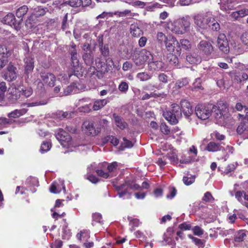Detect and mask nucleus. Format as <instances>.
Instances as JSON below:
<instances>
[{
    "mask_svg": "<svg viewBox=\"0 0 248 248\" xmlns=\"http://www.w3.org/2000/svg\"><path fill=\"white\" fill-rule=\"evenodd\" d=\"M165 29L178 35L184 34L190 30L191 22L189 17H182L174 21H168L164 25Z\"/></svg>",
    "mask_w": 248,
    "mask_h": 248,
    "instance_id": "obj_1",
    "label": "nucleus"
},
{
    "mask_svg": "<svg viewBox=\"0 0 248 248\" xmlns=\"http://www.w3.org/2000/svg\"><path fill=\"white\" fill-rule=\"evenodd\" d=\"M132 59L135 65L137 66L143 65L145 62L153 59V56L151 52L145 49L140 51H135L132 54Z\"/></svg>",
    "mask_w": 248,
    "mask_h": 248,
    "instance_id": "obj_2",
    "label": "nucleus"
},
{
    "mask_svg": "<svg viewBox=\"0 0 248 248\" xmlns=\"http://www.w3.org/2000/svg\"><path fill=\"white\" fill-rule=\"evenodd\" d=\"M10 90L12 98L16 100L19 99L21 96L26 98L29 97L33 93V90L31 87L23 85H19Z\"/></svg>",
    "mask_w": 248,
    "mask_h": 248,
    "instance_id": "obj_3",
    "label": "nucleus"
},
{
    "mask_svg": "<svg viewBox=\"0 0 248 248\" xmlns=\"http://www.w3.org/2000/svg\"><path fill=\"white\" fill-rule=\"evenodd\" d=\"M181 109L177 104L171 105V111H166L163 113L165 118L171 124H177L178 119L181 117Z\"/></svg>",
    "mask_w": 248,
    "mask_h": 248,
    "instance_id": "obj_4",
    "label": "nucleus"
},
{
    "mask_svg": "<svg viewBox=\"0 0 248 248\" xmlns=\"http://www.w3.org/2000/svg\"><path fill=\"white\" fill-rule=\"evenodd\" d=\"M197 48L201 53L205 55L208 59H215L217 56L213 53L214 47L211 42L206 40H202L197 45Z\"/></svg>",
    "mask_w": 248,
    "mask_h": 248,
    "instance_id": "obj_5",
    "label": "nucleus"
},
{
    "mask_svg": "<svg viewBox=\"0 0 248 248\" xmlns=\"http://www.w3.org/2000/svg\"><path fill=\"white\" fill-rule=\"evenodd\" d=\"M212 105H198L196 107L195 113L197 117L202 120L209 118L212 114Z\"/></svg>",
    "mask_w": 248,
    "mask_h": 248,
    "instance_id": "obj_6",
    "label": "nucleus"
},
{
    "mask_svg": "<svg viewBox=\"0 0 248 248\" xmlns=\"http://www.w3.org/2000/svg\"><path fill=\"white\" fill-rule=\"evenodd\" d=\"M140 187V186L133 181H128L124 184L116 186L118 191V195L120 198H122L127 193V189H131L137 190Z\"/></svg>",
    "mask_w": 248,
    "mask_h": 248,
    "instance_id": "obj_7",
    "label": "nucleus"
},
{
    "mask_svg": "<svg viewBox=\"0 0 248 248\" xmlns=\"http://www.w3.org/2000/svg\"><path fill=\"white\" fill-rule=\"evenodd\" d=\"M56 138L63 147H69L72 143L70 135L62 129H59L56 134Z\"/></svg>",
    "mask_w": 248,
    "mask_h": 248,
    "instance_id": "obj_8",
    "label": "nucleus"
},
{
    "mask_svg": "<svg viewBox=\"0 0 248 248\" xmlns=\"http://www.w3.org/2000/svg\"><path fill=\"white\" fill-rule=\"evenodd\" d=\"M164 44L166 47L169 51L171 52L176 54H180L181 49L180 48L179 43L176 40V38L173 36H169Z\"/></svg>",
    "mask_w": 248,
    "mask_h": 248,
    "instance_id": "obj_9",
    "label": "nucleus"
},
{
    "mask_svg": "<svg viewBox=\"0 0 248 248\" xmlns=\"http://www.w3.org/2000/svg\"><path fill=\"white\" fill-rule=\"evenodd\" d=\"M217 46L219 49L224 53L229 52L230 48L228 40L224 34H220L217 38Z\"/></svg>",
    "mask_w": 248,
    "mask_h": 248,
    "instance_id": "obj_10",
    "label": "nucleus"
},
{
    "mask_svg": "<svg viewBox=\"0 0 248 248\" xmlns=\"http://www.w3.org/2000/svg\"><path fill=\"white\" fill-rule=\"evenodd\" d=\"M3 78L8 81L15 80L17 78L16 67L9 64L3 74Z\"/></svg>",
    "mask_w": 248,
    "mask_h": 248,
    "instance_id": "obj_11",
    "label": "nucleus"
},
{
    "mask_svg": "<svg viewBox=\"0 0 248 248\" xmlns=\"http://www.w3.org/2000/svg\"><path fill=\"white\" fill-rule=\"evenodd\" d=\"M205 21L207 22V29L206 30L216 31H217L219 30V24L210 13H207V18Z\"/></svg>",
    "mask_w": 248,
    "mask_h": 248,
    "instance_id": "obj_12",
    "label": "nucleus"
},
{
    "mask_svg": "<svg viewBox=\"0 0 248 248\" xmlns=\"http://www.w3.org/2000/svg\"><path fill=\"white\" fill-rule=\"evenodd\" d=\"M82 128L87 135L93 136L97 135L101 131L100 128H95L92 122H84Z\"/></svg>",
    "mask_w": 248,
    "mask_h": 248,
    "instance_id": "obj_13",
    "label": "nucleus"
},
{
    "mask_svg": "<svg viewBox=\"0 0 248 248\" xmlns=\"http://www.w3.org/2000/svg\"><path fill=\"white\" fill-rule=\"evenodd\" d=\"M89 98H84L78 100L77 106H81L78 110L81 112L88 113L91 110V103Z\"/></svg>",
    "mask_w": 248,
    "mask_h": 248,
    "instance_id": "obj_14",
    "label": "nucleus"
},
{
    "mask_svg": "<svg viewBox=\"0 0 248 248\" xmlns=\"http://www.w3.org/2000/svg\"><path fill=\"white\" fill-rule=\"evenodd\" d=\"M227 110L228 109L222 111L219 108L212 106V113L213 115L218 122L220 123H223L224 122L226 115L225 112H226Z\"/></svg>",
    "mask_w": 248,
    "mask_h": 248,
    "instance_id": "obj_15",
    "label": "nucleus"
},
{
    "mask_svg": "<svg viewBox=\"0 0 248 248\" xmlns=\"http://www.w3.org/2000/svg\"><path fill=\"white\" fill-rule=\"evenodd\" d=\"M206 18L207 13L203 16L197 15L194 17V23L200 28L203 30H206L207 26V22L205 21Z\"/></svg>",
    "mask_w": 248,
    "mask_h": 248,
    "instance_id": "obj_16",
    "label": "nucleus"
},
{
    "mask_svg": "<svg viewBox=\"0 0 248 248\" xmlns=\"http://www.w3.org/2000/svg\"><path fill=\"white\" fill-rule=\"evenodd\" d=\"M41 77L44 82L50 87H53L55 85L56 78L55 76L49 73L42 72Z\"/></svg>",
    "mask_w": 248,
    "mask_h": 248,
    "instance_id": "obj_17",
    "label": "nucleus"
},
{
    "mask_svg": "<svg viewBox=\"0 0 248 248\" xmlns=\"http://www.w3.org/2000/svg\"><path fill=\"white\" fill-rule=\"evenodd\" d=\"M181 112H182L186 118H188L192 113V106L186 100H183L181 102Z\"/></svg>",
    "mask_w": 248,
    "mask_h": 248,
    "instance_id": "obj_18",
    "label": "nucleus"
},
{
    "mask_svg": "<svg viewBox=\"0 0 248 248\" xmlns=\"http://www.w3.org/2000/svg\"><path fill=\"white\" fill-rule=\"evenodd\" d=\"M221 10L228 12L235 8L234 0H220L219 3Z\"/></svg>",
    "mask_w": 248,
    "mask_h": 248,
    "instance_id": "obj_19",
    "label": "nucleus"
},
{
    "mask_svg": "<svg viewBox=\"0 0 248 248\" xmlns=\"http://www.w3.org/2000/svg\"><path fill=\"white\" fill-rule=\"evenodd\" d=\"M164 63L161 61H156L154 58L148 62V68L150 71H159L163 69Z\"/></svg>",
    "mask_w": 248,
    "mask_h": 248,
    "instance_id": "obj_20",
    "label": "nucleus"
},
{
    "mask_svg": "<svg viewBox=\"0 0 248 248\" xmlns=\"http://www.w3.org/2000/svg\"><path fill=\"white\" fill-rule=\"evenodd\" d=\"M65 191V187L62 180H59L58 182H54L50 187V191L53 193H59L62 190Z\"/></svg>",
    "mask_w": 248,
    "mask_h": 248,
    "instance_id": "obj_21",
    "label": "nucleus"
},
{
    "mask_svg": "<svg viewBox=\"0 0 248 248\" xmlns=\"http://www.w3.org/2000/svg\"><path fill=\"white\" fill-rule=\"evenodd\" d=\"M115 125L121 130L126 128L128 126L127 124L124 119L121 116L114 113L112 115Z\"/></svg>",
    "mask_w": 248,
    "mask_h": 248,
    "instance_id": "obj_22",
    "label": "nucleus"
},
{
    "mask_svg": "<svg viewBox=\"0 0 248 248\" xmlns=\"http://www.w3.org/2000/svg\"><path fill=\"white\" fill-rule=\"evenodd\" d=\"M71 71H73L74 75L77 76V75L81 70V67L79 64L78 57H75V55H74L73 57H71Z\"/></svg>",
    "mask_w": 248,
    "mask_h": 248,
    "instance_id": "obj_23",
    "label": "nucleus"
},
{
    "mask_svg": "<svg viewBox=\"0 0 248 248\" xmlns=\"http://www.w3.org/2000/svg\"><path fill=\"white\" fill-rule=\"evenodd\" d=\"M130 32L131 35L134 37H139L143 34V31L137 24L130 25Z\"/></svg>",
    "mask_w": 248,
    "mask_h": 248,
    "instance_id": "obj_24",
    "label": "nucleus"
},
{
    "mask_svg": "<svg viewBox=\"0 0 248 248\" xmlns=\"http://www.w3.org/2000/svg\"><path fill=\"white\" fill-rule=\"evenodd\" d=\"M222 144H223V142L218 143L214 141H211L206 146V149L209 152H212L221 151L223 148V146L221 145Z\"/></svg>",
    "mask_w": 248,
    "mask_h": 248,
    "instance_id": "obj_25",
    "label": "nucleus"
},
{
    "mask_svg": "<svg viewBox=\"0 0 248 248\" xmlns=\"http://www.w3.org/2000/svg\"><path fill=\"white\" fill-rule=\"evenodd\" d=\"M25 62V71L27 74H29L32 71L34 68V62L33 59L31 57H26L24 59Z\"/></svg>",
    "mask_w": 248,
    "mask_h": 248,
    "instance_id": "obj_26",
    "label": "nucleus"
},
{
    "mask_svg": "<svg viewBox=\"0 0 248 248\" xmlns=\"http://www.w3.org/2000/svg\"><path fill=\"white\" fill-rule=\"evenodd\" d=\"M77 237L81 242H87L90 238L89 231L87 230L81 231L79 233L77 234Z\"/></svg>",
    "mask_w": 248,
    "mask_h": 248,
    "instance_id": "obj_27",
    "label": "nucleus"
},
{
    "mask_svg": "<svg viewBox=\"0 0 248 248\" xmlns=\"http://www.w3.org/2000/svg\"><path fill=\"white\" fill-rule=\"evenodd\" d=\"M186 60L192 64L200 63L202 61L201 58L196 54L188 55L186 56Z\"/></svg>",
    "mask_w": 248,
    "mask_h": 248,
    "instance_id": "obj_28",
    "label": "nucleus"
},
{
    "mask_svg": "<svg viewBox=\"0 0 248 248\" xmlns=\"http://www.w3.org/2000/svg\"><path fill=\"white\" fill-rule=\"evenodd\" d=\"M239 186V185L237 184L234 185V192H235L234 195L235 198L237 200L241 203H243L244 202L243 201L242 198L244 197V195L245 194V192L244 191L239 190L237 187Z\"/></svg>",
    "mask_w": 248,
    "mask_h": 248,
    "instance_id": "obj_29",
    "label": "nucleus"
},
{
    "mask_svg": "<svg viewBox=\"0 0 248 248\" xmlns=\"http://www.w3.org/2000/svg\"><path fill=\"white\" fill-rule=\"evenodd\" d=\"M108 102V100L105 99L96 100L94 102L93 109V110H98L103 108Z\"/></svg>",
    "mask_w": 248,
    "mask_h": 248,
    "instance_id": "obj_30",
    "label": "nucleus"
},
{
    "mask_svg": "<svg viewBox=\"0 0 248 248\" xmlns=\"http://www.w3.org/2000/svg\"><path fill=\"white\" fill-rule=\"evenodd\" d=\"M2 21L3 23L9 25L10 26L14 25L16 22L14 15L11 13L8 14L4 16Z\"/></svg>",
    "mask_w": 248,
    "mask_h": 248,
    "instance_id": "obj_31",
    "label": "nucleus"
},
{
    "mask_svg": "<svg viewBox=\"0 0 248 248\" xmlns=\"http://www.w3.org/2000/svg\"><path fill=\"white\" fill-rule=\"evenodd\" d=\"M165 157L168 158L171 163L173 164H176L178 163V159L177 158V154L176 151L173 150L168 153L167 155ZM165 156L164 157V158Z\"/></svg>",
    "mask_w": 248,
    "mask_h": 248,
    "instance_id": "obj_32",
    "label": "nucleus"
},
{
    "mask_svg": "<svg viewBox=\"0 0 248 248\" xmlns=\"http://www.w3.org/2000/svg\"><path fill=\"white\" fill-rule=\"evenodd\" d=\"M246 237V232L244 230H240L235 232L234 240L235 242H241L243 241Z\"/></svg>",
    "mask_w": 248,
    "mask_h": 248,
    "instance_id": "obj_33",
    "label": "nucleus"
},
{
    "mask_svg": "<svg viewBox=\"0 0 248 248\" xmlns=\"http://www.w3.org/2000/svg\"><path fill=\"white\" fill-rule=\"evenodd\" d=\"M12 54V50L5 46H0V56L7 59Z\"/></svg>",
    "mask_w": 248,
    "mask_h": 248,
    "instance_id": "obj_34",
    "label": "nucleus"
},
{
    "mask_svg": "<svg viewBox=\"0 0 248 248\" xmlns=\"http://www.w3.org/2000/svg\"><path fill=\"white\" fill-rule=\"evenodd\" d=\"M221 151H225V153H224L223 155L220 157L219 159H223L224 161H226L229 157V154L233 153L234 151V148L232 146L227 145L225 148L223 147Z\"/></svg>",
    "mask_w": 248,
    "mask_h": 248,
    "instance_id": "obj_35",
    "label": "nucleus"
},
{
    "mask_svg": "<svg viewBox=\"0 0 248 248\" xmlns=\"http://www.w3.org/2000/svg\"><path fill=\"white\" fill-rule=\"evenodd\" d=\"M83 59L86 64L91 65L93 62L94 57L92 52L85 53L83 55Z\"/></svg>",
    "mask_w": 248,
    "mask_h": 248,
    "instance_id": "obj_36",
    "label": "nucleus"
},
{
    "mask_svg": "<svg viewBox=\"0 0 248 248\" xmlns=\"http://www.w3.org/2000/svg\"><path fill=\"white\" fill-rule=\"evenodd\" d=\"M73 75H74V74L72 71L68 72V74L62 73L59 75L58 78L61 82H66L68 78H70Z\"/></svg>",
    "mask_w": 248,
    "mask_h": 248,
    "instance_id": "obj_37",
    "label": "nucleus"
},
{
    "mask_svg": "<svg viewBox=\"0 0 248 248\" xmlns=\"http://www.w3.org/2000/svg\"><path fill=\"white\" fill-rule=\"evenodd\" d=\"M136 77L140 81H144L150 79L152 76L147 72H144L138 73Z\"/></svg>",
    "mask_w": 248,
    "mask_h": 248,
    "instance_id": "obj_38",
    "label": "nucleus"
},
{
    "mask_svg": "<svg viewBox=\"0 0 248 248\" xmlns=\"http://www.w3.org/2000/svg\"><path fill=\"white\" fill-rule=\"evenodd\" d=\"M28 10L27 6L24 5L19 8L16 12V16L18 18L22 17L25 14H26Z\"/></svg>",
    "mask_w": 248,
    "mask_h": 248,
    "instance_id": "obj_39",
    "label": "nucleus"
},
{
    "mask_svg": "<svg viewBox=\"0 0 248 248\" xmlns=\"http://www.w3.org/2000/svg\"><path fill=\"white\" fill-rule=\"evenodd\" d=\"M7 90V87L5 82H0V101H2L5 96V93Z\"/></svg>",
    "mask_w": 248,
    "mask_h": 248,
    "instance_id": "obj_40",
    "label": "nucleus"
},
{
    "mask_svg": "<svg viewBox=\"0 0 248 248\" xmlns=\"http://www.w3.org/2000/svg\"><path fill=\"white\" fill-rule=\"evenodd\" d=\"M236 131L238 134L241 135L245 131H248V125H247L245 123L241 122L237 127Z\"/></svg>",
    "mask_w": 248,
    "mask_h": 248,
    "instance_id": "obj_41",
    "label": "nucleus"
},
{
    "mask_svg": "<svg viewBox=\"0 0 248 248\" xmlns=\"http://www.w3.org/2000/svg\"><path fill=\"white\" fill-rule=\"evenodd\" d=\"M100 46V50L101 51L102 55L104 57H107L108 56L109 50V48L108 45L103 46V43H101V44H99Z\"/></svg>",
    "mask_w": 248,
    "mask_h": 248,
    "instance_id": "obj_42",
    "label": "nucleus"
},
{
    "mask_svg": "<svg viewBox=\"0 0 248 248\" xmlns=\"http://www.w3.org/2000/svg\"><path fill=\"white\" fill-rule=\"evenodd\" d=\"M183 181L186 185L189 186L194 182L195 177L192 175H190L189 177L184 176L183 178Z\"/></svg>",
    "mask_w": 248,
    "mask_h": 248,
    "instance_id": "obj_43",
    "label": "nucleus"
},
{
    "mask_svg": "<svg viewBox=\"0 0 248 248\" xmlns=\"http://www.w3.org/2000/svg\"><path fill=\"white\" fill-rule=\"evenodd\" d=\"M47 101L46 100H43L42 101H36L35 102H30L26 104L28 107H35L41 105H44L46 104Z\"/></svg>",
    "mask_w": 248,
    "mask_h": 248,
    "instance_id": "obj_44",
    "label": "nucleus"
},
{
    "mask_svg": "<svg viewBox=\"0 0 248 248\" xmlns=\"http://www.w3.org/2000/svg\"><path fill=\"white\" fill-rule=\"evenodd\" d=\"M168 38L169 37L162 32H158L156 34L157 40L161 44L164 43L168 40Z\"/></svg>",
    "mask_w": 248,
    "mask_h": 248,
    "instance_id": "obj_45",
    "label": "nucleus"
},
{
    "mask_svg": "<svg viewBox=\"0 0 248 248\" xmlns=\"http://www.w3.org/2000/svg\"><path fill=\"white\" fill-rule=\"evenodd\" d=\"M173 230L172 228H169L167 232L164 234V240L166 242H170L169 239H171L173 234Z\"/></svg>",
    "mask_w": 248,
    "mask_h": 248,
    "instance_id": "obj_46",
    "label": "nucleus"
},
{
    "mask_svg": "<svg viewBox=\"0 0 248 248\" xmlns=\"http://www.w3.org/2000/svg\"><path fill=\"white\" fill-rule=\"evenodd\" d=\"M51 148V144L49 142L44 141L41 144L40 151L42 153L46 152L50 150Z\"/></svg>",
    "mask_w": 248,
    "mask_h": 248,
    "instance_id": "obj_47",
    "label": "nucleus"
},
{
    "mask_svg": "<svg viewBox=\"0 0 248 248\" xmlns=\"http://www.w3.org/2000/svg\"><path fill=\"white\" fill-rule=\"evenodd\" d=\"M180 44L182 47L186 50L189 49L191 47L190 42L186 39H181Z\"/></svg>",
    "mask_w": 248,
    "mask_h": 248,
    "instance_id": "obj_48",
    "label": "nucleus"
},
{
    "mask_svg": "<svg viewBox=\"0 0 248 248\" xmlns=\"http://www.w3.org/2000/svg\"><path fill=\"white\" fill-rule=\"evenodd\" d=\"M26 183L32 186H38V179L35 177H29L26 181Z\"/></svg>",
    "mask_w": 248,
    "mask_h": 248,
    "instance_id": "obj_49",
    "label": "nucleus"
},
{
    "mask_svg": "<svg viewBox=\"0 0 248 248\" xmlns=\"http://www.w3.org/2000/svg\"><path fill=\"white\" fill-rule=\"evenodd\" d=\"M68 3L69 5L73 7H78L81 6L82 1L80 0H70L65 2V4Z\"/></svg>",
    "mask_w": 248,
    "mask_h": 248,
    "instance_id": "obj_50",
    "label": "nucleus"
},
{
    "mask_svg": "<svg viewBox=\"0 0 248 248\" xmlns=\"http://www.w3.org/2000/svg\"><path fill=\"white\" fill-rule=\"evenodd\" d=\"M13 124V120L7 119L6 118H0V128Z\"/></svg>",
    "mask_w": 248,
    "mask_h": 248,
    "instance_id": "obj_51",
    "label": "nucleus"
},
{
    "mask_svg": "<svg viewBox=\"0 0 248 248\" xmlns=\"http://www.w3.org/2000/svg\"><path fill=\"white\" fill-rule=\"evenodd\" d=\"M188 83V80L187 78H184L182 80L177 81L175 84V88L176 89L181 88L186 86Z\"/></svg>",
    "mask_w": 248,
    "mask_h": 248,
    "instance_id": "obj_52",
    "label": "nucleus"
},
{
    "mask_svg": "<svg viewBox=\"0 0 248 248\" xmlns=\"http://www.w3.org/2000/svg\"><path fill=\"white\" fill-rule=\"evenodd\" d=\"M23 114L22 111L20 110H15L14 111L9 113L8 116L10 118H18Z\"/></svg>",
    "mask_w": 248,
    "mask_h": 248,
    "instance_id": "obj_53",
    "label": "nucleus"
},
{
    "mask_svg": "<svg viewBox=\"0 0 248 248\" xmlns=\"http://www.w3.org/2000/svg\"><path fill=\"white\" fill-rule=\"evenodd\" d=\"M118 89L120 91L126 93L128 89V85L126 82L123 81L119 85Z\"/></svg>",
    "mask_w": 248,
    "mask_h": 248,
    "instance_id": "obj_54",
    "label": "nucleus"
},
{
    "mask_svg": "<svg viewBox=\"0 0 248 248\" xmlns=\"http://www.w3.org/2000/svg\"><path fill=\"white\" fill-rule=\"evenodd\" d=\"M128 219L129 221V224L132 227H138L140 224V221L137 218H132L131 217H128Z\"/></svg>",
    "mask_w": 248,
    "mask_h": 248,
    "instance_id": "obj_55",
    "label": "nucleus"
},
{
    "mask_svg": "<svg viewBox=\"0 0 248 248\" xmlns=\"http://www.w3.org/2000/svg\"><path fill=\"white\" fill-rule=\"evenodd\" d=\"M161 131L165 135H168L170 133V129L164 123H162L160 126Z\"/></svg>",
    "mask_w": 248,
    "mask_h": 248,
    "instance_id": "obj_56",
    "label": "nucleus"
},
{
    "mask_svg": "<svg viewBox=\"0 0 248 248\" xmlns=\"http://www.w3.org/2000/svg\"><path fill=\"white\" fill-rule=\"evenodd\" d=\"M192 231L193 232V233L195 235H197V236H201V235H202L203 233V230L201 227H200L199 226H195L192 229Z\"/></svg>",
    "mask_w": 248,
    "mask_h": 248,
    "instance_id": "obj_57",
    "label": "nucleus"
},
{
    "mask_svg": "<svg viewBox=\"0 0 248 248\" xmlns=\"http://www.w3.org/2000/svg\"><path fill=\"white\" fill-rule=\"evenodd\" d=\"M118 167V163L116 162H113L112 163L110 164L108 166V170L109 172H115Z\"/></svg>",
    "mask_w": 248,
    "mask_h": 248,
    "instance_id": "obj_58",
    "label": "nucleus"
},
{
    "mask_svg": "<svg viewBox=\"0 0 248 248\" xmlns=\"http://www.w3.org/2000/svg\"><path fill=\"white\" fill-rule=\"evenodd\" d=\"M202 200L206 202H210L214 200V198L210 192H206L202 198Z\"/></svg>",
    "mask_w": 248,
    "mask_h": 248,
    "instance_id": "obj_59",
    "label": "nucleus"
},
{
    "mask_svg": "<svg viewBox=\"0 0 248 248\" xmlns=\"http://www.w3.org/2000/svg\"><path fill=\"white\" fill-rule=\"evenodd\" d=\"M108 141L110 142L114 146H116L119 143V140L115 137L112 136H108L107 138Z\"/></svg>",
    "mask_w": 248,
    "mask_h": 248,
    "instance_id": "obj_60",
    "label": "nucleus"
},
{
    "mask_svg": "<svg viewBox=\"0 0 248 248\" xmlns=\"http://www.w3.org/2000/svg\"><path fill=\"white\" fill-rule=\"evenodd\" d=\"M57 115L58 118L62 119L67 117H70L71 116V113H69L67 112H64L60 111L57 112Z\"/></svg>",
    "mask_w": 248,
    "mask_h": 248,
    "instance_id": "obj_61",
    "label": "nucleus"
},
{
    "mask_svg": "<svg viewBox=\"0 0 248 248\" xmlns=\"http://www.w3.org/2000/svg\"><path fill=\"white\" fill-rule=\"evenodd\" d=\"M201 79L200 78H197L193 83V89L194 90H197L198 89H201Z\"/></svg>",
    "mask_w": 248,
    "mask_h": 248,
    "instance_id": "obj_62",
    "label": "nucleus"
},
{
    "mask_svg": "<svg viewBox=\"0 0 248 248\" xmlns=\"http://www.w3.org/2000/svg\"><path fill=\"white\" fill-rule=\"evenodd\" d=\"M96 172L98 176L105 179L108 178L110 176L108 172H106L102 170H96Z\"/></svg>",
    "mask_w": 248,
    "mask_h": 248,
    "instance_id": "obj_63",
    "label": "nucleus"
},
{
    "mask_svg": "<svg viewBox=\"0 0 248 248\" xmlns=\"http://www.w3.org/2000/svg\"><path fill=\"white\" fill-rule=\"evenodd\" d=\"M241 40L244 45L248 46V32L243 33L241 36Z\"/></svg>",
    "mask_w": 248,
    "mask_h": 248,
    "instance_id": "obj_64",
    "label": "nucleus"
}]
</instances>
